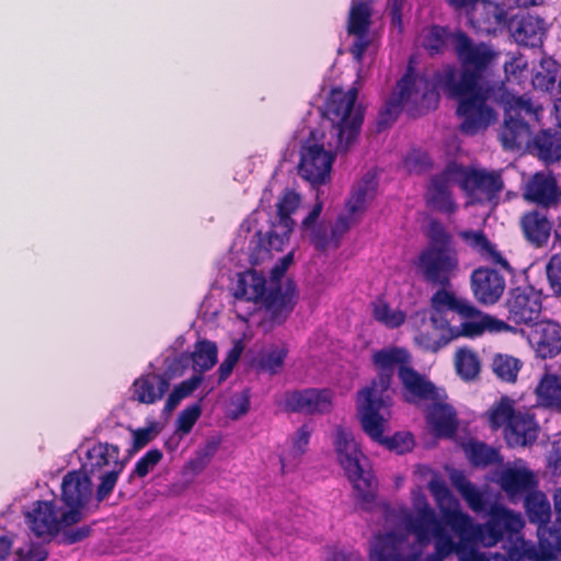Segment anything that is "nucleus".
<instances>
[{
	"mask_svg": "<svg viewBox=\"0 0 561 561\" xmlns=\"http://www.w3.org/2000/svg\"><path fill=\"white\" fill-rule=\"evenodd\" d=\"M428 488L446 524L433 536L437 556L443 559L455 552L460 561H486L477 549L478 545L470 529V515L460 510L459 501L446 483L432 480Z\"/></svg>",
	"mask_w": 561,
	"mask_h": 561,
	"instance_id": "obj_1",
	"label": "nucleus"
},
{
	"mask_svg": "<svg viewBox=\"0 0 561 561\" xmlns=\"http://www.w3.org/2000/svg\"><path fill=\"white\" fill-rule=\"evenodd\" d=\"M476 306L454 290L438 288L430 299V322L437 335L420 330L415 342L424 350L436 353L459 337H469L467 323L472 321Z\"/></svg>",
	"mask_w": 561,
	"mask_h": 561,
	"instance_id": "obj_2",
	"label": "nucleus"
},
{
	"mask_svg": "<svg viewBox=\"0 0 561 561\" xmlns=\"http://www.w3.org/2000/svg\"><path fill=\"white\" fill-rule=\"evenodd\" d=\"M425 234L428 243L414 261L416 273L433 287L450 289L451 280L459 270L453 236L437 219L430 220Z\"/></svg>",
	"mask_w": 561,
	"mask_h": 561,
	"instance_id": "obj_3",
	"label": "nucleus"
},
{
	"mask_svg": "<svg viewBox=\"0 0 561 561\" xmlns=\"http://www.w3.org/2000/svg\"><path fill=\"white\" fill-rule=\"evenodd\" d=\"M413 103L415 108H409L412 116L423 115L431 110H435L439 103V93L437 84L423 75L414 71L409 66L397 82L396 90L378 112L376 129L383 131L393 125L403 110V105Z\"/></svg>",
	"mask_w": 561,
	"mask_h": 561,
	"instance_id": "obj_4",
	"label": "nucleus"
},
{
	"mask_svg": "<svg viewBox=\"0 0 561 561\" xmlns=\"http://www.w3.org/2000/svg\"><path fill=\"white\" fill-rule=\"evenodd\" d=\"M357 94L356 88L333 89L324 103L322 114L330 123L327 142L336 152L347 151L359 135L364 110L355 107Z\"/></svg>",
	"mask_w": 561,
	"mask_h": 561,
	"instance_id": "obj_5",
	"label": "nucleus"
},
{
	"mask_svg": "<svg viewBox=\"0 0 561 561\" xmlns=\"http://www.w3.org/2000/svg\"><path fill=\"white\" fill-rule=\"evenodd\" d=\"M337 460L355 491L356 501L365 511H370L376 504L378 481L373 471L362 463L366 460L355 442L353 434L339 425L334 438Z\"/></svg>",
	"mask_w": 561,
	"mask_h": 561,
	"instance_id": "obj_6",
	"label": "nucleus"
},
{
	"mask_svg": "<svg viewBox=\"0 0 561 561\" xmlns=\"http://www.w3.org/2000/svg\"><path fill=\"white\" fill-rule=\"evenodd\" d=\"M444 87L449 95L458 101L457 115L461 119L459 125L461 134L474 136L496 121L495 111L488 105L492 92L490 85L462 89L460 84H455L454 72L448 71L444 78Z\"/></svg>",
	"mask_w": 561,
	"mask_h": 561,
	"instance_id": "obj_7",
	"label": "nucleus"
},
{
	"mask_svg": "<svg viewBox=\"0 0 561 561\" xmlns=\"http://www.w3.org/2000/svg\"><path fill=\"white\" fill-rule=\"evenodd\" d=\"M451 36L455 54L461 65L460 77L458 81L455 80V84H460L462 89L489 85L483 81V77L497 54L483 42L474 43L462 31H458Z\"/></svg>",
	"mask_w": 561,
	"mask_h": 561,
	"instance_id": "obj_8",
	"label": "nucleus"
},
{
	"mask_svg": "<svg viewBox=\"0 0 561 561\" xmlns=\"http://www.w3.org/2000/svg\"><path fill=\"white\" fill-rule=\"evenodd\" d=\"M119 447L110 443H98L88 449L81 470L96 477L99 484L95 490L98 503L106 500L114 491L125 462L119 459Z\"/></svg>",
	"mask_w": 561,
	"mask_h": 561,
	"instance_id": "obj_9",
	"label": "nucleus"
},
{
	"mask_svg": "<svg viewBox=\"0 0 561 561\" xmlns=\"http://www.w3.org/2000/svg\"><path fill=\"white\" fill-rule=\"evenodd\" d=\"M488 515L484 524H476L470 516V529L478 546L493 547L504 537L511 538L519 533L524 526L520 514L499 503L490 506Z\"/></svg>",
	"mask_w": 561,
	"mask_h": 561,
	"instance_id": "obj_10",
	"label": "nucleus"
},
{
	"mask_svg": "<svg viewBox=\"0 0 561 561\" xmlns=\"http://www.w3.org/2000/svg\"><path fill=\"white\" fill-rule=\"evenodd\" d=\"M92 495L93 484L88 472L81 469L68 471L60 486L61 522L75 525L80 523Z\"/></svg>",
	"mask_w": 561,
	"mask_h": 561,
	"instance_id": "obj_11",
	"label": "nucleus"
},
{
	"mask_svg": "<svg viewBox=\"0 0 561 561\" xmlns=\"http://www.w3.org/2000/svg\"><path fill=\"white\" fill-rule=\"evenodd\" d=\"M300 204V196L293 190H287L279 197L276 204L277 221L272 222L270 230L262 233L261 230L254 234L255 250L271 252L283 251L285 243L289 240L290 233L295 226L291 215L296 211Z\"/></svg>",
	"mask_w": 561,
	"mask_h": 561,
	"instance_id": "obj_12",
	"label": "nucleus"
},
{
	"mask_svg": "<svg viewBox=\"0 0 561 561\" xmlns=\"http://www.w3.org/2000/svg\"><path fill=\"white\" fill-rule=\"evenodd\" d=\"M456 172V182L468 195L477 197L479 202H496L501 192L504 190V181L501 171L477 169L463 167L451 162V168Z\"/></svg>",
	"mask_w": 561,
	"mask_h": 561,
	"instance_id": "obj_13",
	"label": "nucleus"
},
{
	"mask_svg": "<svg viewBox=\"0 0 561 561\" xmlns=\"http://www.w3.org/2000/svg\"><path fill=\"white\" fill-rule=\"evenodd\" d=\"M507 320L515 324L537 323L542 310V293L534 286H518L508 291L505 300Z\"/></svg>",
	"mask_w": 561,
	"mask_h": 561,
	"instance_id": "obj_14",
	"label": "nucleus"
},
{
	"mask_svg": "<svg viewBox=\"0 0 561 561\" xmlns=\"http://www.w3.org/2000/svg\"><path fill=\"white\" fill-rule=\"evenodd\" d=\"M371 363L377 371V376L365 390L385 393L392 383L396 370L399 373L401 367H408L411 364V354L404 347H383L374 352Z\"/></svg>",
	"mask_w": 561,
	"mask_h": 561,
	"instance_id": "obj_15",
	"label": "nucleus"
},
{
	"mask_svg": "<svg viewBox=\"0 0 561 561\" xmlns=\"http://www.w3.org/2000/svg\"><path fill=\"white\" fill-rule=\"evenodd\" d=\"M335 156L323 145L307 144L301 147L298 164L299 175L316 188L331 181Z\"/></svg>",
	"mask_w": 561,
	"mask_h": 561,
	"instance_id": "obj_16",
	"label": "nucleus"
},
{
	"mask_svg": "<svg viewBox=\"0 0 561 561\" xmlns=\"http://www.w3.org/2000/svg\"><path fill=\"white\" fill-rule=\"evenodd\" d=\"M554 508L558 514L556 523L543 524L537 527L538 546L524 542L522 546L523 558L545 557L558 560L561 558V499H554Z\"/></svg>",
	"mask_w": 561,
	"mask_h": 561,
	"instance_id": "obj_17",
	"label": "nucleus"
},
{
	"mask_svg": "<svg viewBox=\"0 0 561 561\" xmlns=\"http://www.w3.org/2000/svg\"><path fill=\"white\" fill-rule=\"evenodd\" d=\"M404 523L408 531L414 535L416 542L421 546H427L433 536L446 525L444 517L437 516L424 495L415 500L414 513L408 514Z\"/></svg>",
	"mask_w": 561,
	"mask_h": 561,
	"instance_id": "obj_18",
	"label": "nucleus"
},
{
	"mask_svg": "<svg viewBox=\"0 0 561 561\" xmlns=\"http://www.w3.org/2000/svg\"><path fill=\"white\" fill-rule=\"evenodd\" d=\"M523 197L543 208L557 207L561 202V185L551 171H538L527 180Z\"/></svg>",
	"mask_w": 561,
	"mask_h": 561,
	"instance_id": "obj_19",
	"label": "nucleus"
},
{
	"mask_svg": "<svg viewBox=\"0 0 561 561\" xmlns=\"http://www.w3.org/2000/svg\"><path fill=\"white\" fill-rule=\"evenodd\" d=\"M261 302L268 312L273 324L284 323L297 302L294 282L288 280L283 287L280 280H272Z\"/></svg>",
	"mask_w": 561,
	"mask_h": 561,
	"instance_id": "obj_20",
	"label": "nucleus"
},
{
	"mask_svg": "<svg viewBox=\"0 0 561 561\" xmlns=\"http://www.w3.org/2000/svg\"><path fill=\"white\" fill-rule=\"evenodd\" d=\"M359 396L362 400L357 410L362 428L371 440L379 444L383 440L387 423L386 419L380 414V410L385 405L383 393L363 389Z\"/></svg>",
	"mask_w": 561,
	"mask_h": 561,
	"instance_id": "obj_21",
	"label": "nucleus"
},
{
	"mask_svg": "<svg viewBox=\"0 0 561 561\" xmlns=\"http://www.w3.org/2000/svg\"><path fill=\"white\" fill-rule=\"evenodd\" d=\"M470 287L478 302L484 306H493L503 296L506 282L499 271L481 266L472 271Z\"/></svg>",
	"mask_w": 561,
	"mask_h": 561,
	"instance_id": "obj_22",
	"label": "nucleus"
},
{
	"mask_svg": "<svg viewBox=\"0 0 561 561\" xmlns=\"http://www.w3.org/2000/svg\"><path fill=\"white\" fill-rule=\"evenodd\" d=\"M26 519L36 537L55 536L61 528L75 525L61 522V507L55 501H36L32 511L26 514Z\"/></svg>",
	"mask_w": 561,
	"mask_h": 561,
	"instance_id": "obj_23",
	"label": "nucleus"
},
{
	"mask_svg": "<svg viewBox=\"0 0 561 561\" xmlns=\"http://www.w3.org/2000/svg\"><path fill=\"white\" fill-rule=\"evenodd\" d=\"M332 396L328 389L308 388L285 394V409L305 414H323L331 411Z\"/></svg>",
	"mask_w": 561,
	"mask_h": 561,
	"instance_id": "obj_24",
	"label": "nucleus"
},
{
	"mask_svg": "<svg viewBox=\"0 0 561 561\" xmlns=\"http://www.w3.org/2000/svg\"><path fill=\"white\" fill-rule=\"evenodd\" d=\"M450 168L451 162L440 173L433 175L426 192L427 206L446 215H453L458 209L449 190L450 182H456V172L454 169L449 171Z\"/></svg>",
	"mask_w": 561,
	"mask_h": 561,
	"instance_id": "obj_25",
	"label": "nucleus"
},
{
	"mask_svg": "<svg viewBox=\"0 0 561 561\" xmlns=\"http://www.w3.org/2000/svg\"><path fill=\"white\" fill-rule=\"evenodd\" d=\"M467 18L477 31L491 34L506 26L507 13L499 3L479 0Z\"/></svg>",
	"mask_w": 561,
	"mask_h": 561,
	"instance_id": "obj_26",
	"label": "nucleus"
},
{
	"mask_svg": "<svg viewBox=\"0 0 561 561\" xmlns=\"http://www.w3.org/2000/svg\"><path fill=\"white\" fill-rule=\"evenodd\" d=\"M538 424L535 415L517 410L510 425L504 428V438L511 447H525L536 442Z\"/></svg>",
	"mask_w": 561,
	"mask_h": 561,
	"instance_id": "obj_27",
	"label": "nucleus"
},
{
	"mask_svg": "<svg viewBox=\"0 0 561 561\" xmlns=\"http://www.w3.org/2000/svg\"><path fill=\"white\" fill-rule=\"evenodd\" d=\"M169 389V383L167 380H162L159 374H142L131 383L130 399L141 404L151 405L162 400Z\"/></svg>",
	"mask_w": 561,
	"mask_h": 561,
	"instance_id": "obj_28",
	"label": "nucleus"
},
{
	"mask_svg": "<svg viewBox=\"0 0 561 561\" xmlns=\"http://www.w3.org/2000/svg\"><path fill=\"white\" fill-rule=\"evenodd\" d=\"M516 43L527 47H539L546 33L545 21L529 13L522 15L510 24Z\"/></svg>",
	"mask_w": 561,
	"mask_h": 561,
	"instance_id": "obj_29",
	"label": "nucleus"
},
{
	"mask_svg": "<svg viewBox=\"0 0 561 561\" xmlns=\"http://www.w3.org/2000/svg\"><path fill=\"white\" fill-rule=\"evenodd\" d=\"M459 237L483 259L499 265L510 274L514 273L508 261L496 250L495 244L488 239L482 230H463L459 232Z\"/></svg>",
	"mask_w": 561,
	"mask_h": 561,
	"instance_id": "obj_30",
	"label": "nucleus"
},
{
	"mask_svg": "<svg viewBox=\"0 0 561 561\" xmlns=\"http://www.w3.org/2000/svg\"><path fill=\"white\" fill-rule=\"evenodd\" d=\"M399 379L402 383L405 401L408 402L428 400L435 397V386L416 371L411 364L408 367L400 368Z\"/></svg>",
	"mask_w": 561,
	"mask_h": 561,
	"instance_id": "obj_31",
	"label": "nucleus"
},
{
	"mask_svg": "<svg viewBox=\"0 0 561 561\" xmlns=\"http://www.w3.org/2000/svg\"><path fill=\"white\" fill-rule=\"evenodd\" d=\"M536 405L552 412L561 411V375L546 370L535 388Z\"/></svg>",
	"mask_w": 561,
	"mask_h": 561,
	"instance_id": "obj_32",
	"label": "nucleus"
},
{
	"mask_svg": "<svg viewBox=\"0 0 561 561\" xmlns=\"http://www.w3.org/2000/svg\"><path fill=\"white\" fill-rule=\"evenodd\" d=\"M520 228L524 238L536 248L546 245L553 232V225L540 210L525 213L520 218Z\"/></svg>",
	"mask_w": 561,
	"mask_h": 561,
	"instance_id": "obj_33",
	"label": "nucleus"
},
{
	"mask_svg": "<svg viewBox=\"0 0 561 561\" xmlns=\"http://www.w3.org/2000/svg\"><path fill=\"white\" fill-rule=\"evenodd\" d=\"M405 536L389 531L373 537L369 548L370 561H398L405 543Z\"/></svg>",
	"mask_w": 561,
	"mask_h": 561,
	"instance_id": "obj_34",
	"label": "nucleus"
},
{
	"mask_svg": "<svg viewBox=\"0 0 561 561\" xmlns=\"http://www.w3.org/2000/svg\"><path fill=\"white\" fill-rule=\"evenodd\" d=\"M528 150L545 164H552L561 160V133L542 129L536 134L528 144Z\"/></svg>",
	"mask_w": 561,
	"mask_h": 561,
	"instance_id": "obj_35",
	"label": "nucleus"
},
{
	"mask_svg": "<svg viewBox=\"0 0 561 561\" xmlns=\"http://www.w3.org/2000/svg\"><path fill=\"white\" fill-rule=\"evenodd\" d=\"M501 489L511 497L528 494L537 488L538 481L533 471L527 469H504L497 479Z\"/></svg>",
	"mask_w": 561,
	"mask_h": 561,
	"instance_id": "obj_36",
	"label": "nucleus"
},
{
	"mask_svg": "<svg viewBox=\"0 0 561 561\" xmlns=\"http://www.w3.org/2000/svg\"><path fill=\"white\" fill-rule=\"evenodd\" d=\"M530 127L524 117H515L513 112H505L504 122L500 129V141L504 149L516 150L524 144H529Z\"/></svg>",
	"mask_w": 561,
	"mask_h": 561,
	"instance_id": "obj_37",
	"label": "nucleus"
},
{
	"mask_svg": "<svg viewBox=\"0 0 561 561\" xmlns=\"http://www.w3.org/2000/svg\"><path fill=\"white\" fill-rule=\"evenodd\" d=\"M267 289L264 274L251 268L238 274L234 297L245 301L259 302Z\"/></svg>",
	"mask_w": 561,
	"mask_h": 561,
	"instance_id": "obj_38",
	"label": "nucleus"
},
{
	"mask_svg": "<svg viewBox=\"0 0 561 561\" xmlns=\"http://www.w3.org/2000/svg\"><path fill=\"white\" fill-rule=\"evenodd\" d=\"M377 186L376 176L370 172H367L356 183L346 202V208L351 216L366 210L368 202L375 197Z\"/></svg>",
	"mask_w": 561,
	"mask_h": 561,
	"instance_id": "obj_39",
	"label": "nucleus"
},
{
	"mask_svg": "<svg viewBox=\"0 0 561 561\" xmlns=\"http://www.w3.org/2000/svg\"><path fill=\"white\" fill-rule=\"evenodd\" d=\"M531 83L535 90L552 93L561 87V65L551 57L542 58Z\"/></svg>",
	"mask_w": 561,
	"mask_h": 561,
	"instance_id": "obj_40",
	"label": "nucleus"
},
{
	"mask_svg": "<svg viewBox=\"0 0 561 561\" xmlns=\"http://www.w3.org/2000/svg\"><path fill=\"white\" fill-rule=\"evenodd\" d=\"M463 451L470 465L474 468H486L503 462L500 450L484 442L469 440L463 445Z\"/></svg>",
	"mask_w": 561,
	"mask_h": 561,
	"instance_id": "obj_41",
	"label": "nucleus"
},
{
	"mask_svg": "<svg viewBox=\"0 0 561 561\" xmlns=\"http://www.w3.org/2000/svg\"><path fill=\"white\" fill-rule=\"evenodd\" d=\"M537 335L536 353L539 357L552 358L561 352V329L556 323L542 324Z\"/></svg>",
	"mask_w": 561,
	"mask_h": 561,
	"instance_id": "obj_42",
	"label": "nucleus"
},
{
	"mask_svg": "<svg viewBox=\"0 0 561 561\" xmlns=\"http://www.w3.org/2000/svg\"><path fill=\"white\" fill-rule=\"evenodd\" d=\"M525 511L529 523L537 527L550 523L551 506L542 492L533 490L525 496Z\"/></svg>",
	"mask_w": 561,
	"mask_h": 561,
	"instance_id": "obj_43",
	"label": "nucleus"
},
{
	"mask_svg": "<svg viewBox=\"0 0 561 561\" xmlns=\"http://www.w3.org/2000/svg\"><path fill=\"white\" fill-rule=\"evenodd\" d=\"M371 25V5L368 1H352L347 19L350 35L368 34Z\"/></svg>",
	"mask_w": 561,
	"mask_h": 561,
	"instance_id": "obj_44",
	"label": "nucleus"
},
{
	"mask_svg": "<svg viewBox=\"0 0 561 561\" xmlns=\"http://www.w3.org/2000/svg\"><path fill=\"white\" fill-rule=\"evenodd\" d=\"M218 348L215 342L201 340L195 343L194 351L188 353L191 365L199 375L209 370L217 363Z\"/></svg>",
	"mask_w": 561,
	"mask_h": 561,
	"instance_id": "obj_45",
	"label": "nucleus"
},
{
	"mask_svg": "<svg viewBox=\"0 0 561 561\" xmlns=\"http://www.w3.org/2000/svg\"><path fill=\"white\" fill-rule=\"evenodd\" d=\"M523 367V362L508 354L496 353L492 357L491 369L503 382L515 383Z\"/></svg>",
	"mask_w": 561,
	"mask_h": 561,
	"instance_id": "obj_46",
	"label": "nucleus"
},
{
	"mask_svg": "<svg viewBox=\"0 0 561 561\" xmlns=\"http://www.w3.org/2000/svg\"><path fill=\"white\" fill-rule=\"evenodd\" d=\"M516 412L515 401L507 396H502L486 412L491 430L497 431L500 428H506Z\"/></svg>",
	"mask_w": 561,
	"mask_h": 561,
	"instance_id": "obj_47",
	"label": "nucleus"
},
{
	"mask_svg": "<svg viewBox=\"0 0 561 561\" xmlns=\"http://www.w3.org/2000/svg\"><path fill=\"white\" fill-rule=\"evenodd\" d=\"M476 313L472 317V321L467 323L466 330L469 333V339L481 336L485 331L499 332L508 325L503 321L499 320L490 314L482 312L476 307Z\"/></svg>",
	"mask_w": 561,
	"mask_h": 561,
	"instance_id": "obj_48",
	"label": "nucleus"
},
{
	"mask_svg": "<svg viewBox=\"0 0 561 561\" xmlns=\"http://www.w3.org/2000/svg\"><path fill=\"white\" fill-rule=\"evenodd\" d=\"M202 380V375H193L191 378L176 385L169 393L163 411L170 413L175 410L183 399L190 397L197 389Z\"/></svg>",
	"mask_w": 561,
	"mask_h": 561,
	"instance_id": "obj_49",
	"label": "nucleus"
},
{
	"mask_svg": "<svg viewBox=\"0 0 561 561\" xmlns=\"http://www.w3.org/2000/svg\"><path fill=\"white\" fill-rule=\"evenodd\" d=\"M455 365L463 380H473L480 373V360L477 354L469 350H459Z\"/></svg>",
	"mask_w": 561,
	"mask_h": 561,
	"instance_id": "obj_50",
	"label": "nucleus"
},
{
	"mask_svg": "<svg viewBox=\"0 0 561 561\" xmlns=\"http://www.w3.org/2000/svg\"><path fill=\"white\" fill-rule=\"evenodd\" d=\"M373 317L376 321L390 329L401 327L407 319V316L403 311L391 309L390 306L385 301L374 304Z\"/></svg>",
	"mask_w": 561,
	"mask_h": 561,
	"instance_id": "obj_51",
	"label": "nucleus"
},
{
	"mask_svg": "<svg viewBox=\"0 0 561 561\" xmlns=\"http://www.w3.org/2000/svg\"><path fill=\"white\" fill-rule=\"evenodd\" d=\"M432 425L437 436L450 438L457 432L458 422L454 412L440 409L434 412Z\"/></svg>",
	"mask_w": 561,
	"mask_h": 561,
	"instance_id": "obj_52",
	"label": "nucleus"
},
{
	"mask_svg": "<svg viewBox=\"0 0 561 561\" xmlns=\"http://www.w3.org/2000/svg\"><path fill=\"white\" fill-rule=\"evenodd\" d=\"M191 359L188 357L187 352H183L173 357H167L163 360V371L158 373L162 380H167L169 386L171 385V380L179 378L184 375L186 369L191 365Z\"/></svg>",
	"mask_w": 561,
	"mask_h": 561,
	"instance_id": "obj_53",
	"label": "nucleus"
},
{
	"mask_svg": "<svg viewBox=\"0 0 561 561\" xmlns=\"http://www.w3.org/2000/svg\"><path fill=\"white\" fill-rule=\"evenodd\" d=\"M447 37L446 27L433 25L424 37L423 46L431 55L440 54L446 47Z\"/></svg>",
	"mask_w": 561,
	"mask_h": 561,
	"instance_id": "obj_54",
	"label": "nucleus"
},
{
	"mask_svg": "<svg viewBox=\"0 0 561 561\" xmlns=\"http://www.w3.org/2000/svg\"><path fill=\"white\" fill-rule=\"evenodd\" d=\"M161 427L157 421H151L146 427L133 431V450L138 451L151 443L160 433Z\"/></svg>",
	"mask_w": 561,
	"mask_h": 561,
	"instance_id": "obj_55",
	"label": "nucleus"
},
{
	"mask_svg": "<svg viewBox=\"0 0 561 561\" xmlns=\"http://www.w3.org/2000/svg\"><path fill=\"white\" fill-rule=\"evenodd\" d=\"M244 350L242 341L238 340L233 343L232 347L227 353L225 359L218 368L219 382L226 380L232 373L236 364L239 362L241 354Z\"/></svg>",
	"mask_w": 561,
	"mask_h": 561,
	"instance_id": "obj_56",
	"label": "nucleus"
},
{
	"mask_svg": "<svg viewBox=\"0 0 561 561\" xmlns=\"http://www.w3.org/2000/svg\"><path fill=\"white\" fill-rule=\"evenodd\" d=\"M163 454L158 448L148 450L135 463L131 477L145 478L162 459Z\"/></svg>",
	"mask_w": 561,
	"mask_h": 561,
	"instance_id": "obj_57",
	"label": "nucleus"
},
{
	"mask_svg": "<svg viewBox=\"0 0 561 561\" xmlns=\"http://www.w3.org/2000/svg\"><path fill=\"white\" fill-rule=\"evenodd\" d=\"M286 356V348H273L261 356L260 368L271 374H277L283 368Z\"/></svg>",
	"mask_w": 561,
	"mask_h": 561,
	"instance_id": "obj_58",
	"label": "nucleus"
},
{
	"mask_svg": "<svg viewBox=\"0 0 561 561\" xmlns=\"http://www.w3.org/2000/svg\"><path fill=\"white\" fill-rule=\"evenodd\" d=\"M379 444L386 446L389 450L403 455L412 450L414 438L410 433H396L391 437H383V440Z\"/></svg>",
	"mask_w": 561,
	"mask_h": 561,
	"instance_id": "obj_59",
	"label": "nucleus"
},
{
	"mask_svg": "<svg viewBox=\"0 0 561 561\" xmlns=\"http://www.w3.org/2000/svg\"><path fill=\"white\" fill-rule=\"evenodd\" d=\"M549 286L556 296H561V252L554 253L546 265Z\"/></svg>",
	"mask_w": 561,
	"mask_h": 561,
	"instance_id": "obj_60",
	"label": "nucleus"
},
{
	"mask_svg": "<svg viewBox=\"0 0 561 561\" xmlns=\"http://www.w3.org/2000/svg\"><path fill=\"white\" fill-rule=\"evenodd\" d=\"M202 414L199 403H194L182 410L178 417V431L182 434H188Z\"/></svg>",
	"mask_w": 561,
	"mask_h": 561,
	"instance_id": "obj_61",
	"label": "nucleus"
},
{
	"mask_svg": "<svg viewBox=\"0 0 561 561\" xmlns=\"http://www.w3.org/2000/svg\"><path fill=\"white\" fill-rule=\"evenodd\" d=\"M312 427L309 424H302L293 437L291 454L294 458L300 457L306 453L307 446L310 440Z\"/></svg>",
	"mask_w": 561,
	"mask_h": 561,
	"instance_id": "obj_62",
	"label": "nucleus"
},
{
	"mask_svg": "<svg viewBox=\"0 0 561 561\" xmlns=\"http://www.w3.org/2000/svg\"><path fill=\"white\" fill-rule=\"evenodd\" d=\"M461 496L473 512L481 513L485 511L486 501L482 492L474 484L466 490Z\"/></svg>",
	"mask_w": 561,
	"mask_h": 561,
	"instance_id": "obj_63",
	"label": "nucleus"
},
{
	"mask_svg": "<svg viewBox=\"0 0 561 561\" xmlns=\"http://www.w3.org/2000/svg\"><path fill=\"white\" fill-rule=\"evenodd\" d=\"M60 530H61V541L65 545H73V543L80 542V541L87 539L92 533V528L88 525H83V526H80V527H77L73 529L70 527H66V528H61Z\"/></svg>",
	"mask_w": 561,
	"mask_h": 561,
	"instance_id": "obj_64",
	"label": "nucleus"
}]
</instances>
